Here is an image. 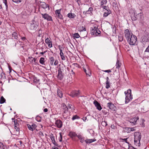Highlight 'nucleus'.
Masks as SVG:
<instances>
[{"mask_svg":"<svg viewBox=\"0 0 149 149\" xmlns=\"http://www.w3.org/2000/svg\"><path fill=\"white\" fill-rule=\"evenodd\" d=\"M28 60L30 63H32L33 64L36 65V59L32 57H29Z\"/></svg>","mask_w":149,"mask_h":149,"instance_id":"nucleus-23","label":"nucleus"},{"mask_svg":"<svg viewBox=\"0 0 149 149\" xmlns=\"http://www.w3.org/2000/svg\"><path fill=\"white\" fill-rule=\"evenodd\" d=\"M57 77L60 80H62L63 77V72H58Z\"/></svg>","mask_w":149,"mask_h":149,"instance_id":"nucleus-25","label":"nucleus"},{"mask_svg":"<svg viewBox=\"0 0 149 149\" xmlns=\"http://www.w3.org/2000/svg\"><path fill=\"white\" fill-rule=\"evenodd\" d=\"M48 109L47 108H45L43 110V111L44 112H47L48 111Z\"/></svg>","mask_w":149,"mask_h":149,"instance_id":"nucleus-59","label":"nucleus"},{"mask_svg":"<svg viewBox=\"0 0 149 149\" xmlns=\"http://www.w3.org/2000/svg\"><path fill=\"white\" fill-rule=\"evenodd\" d=\"M134 143L136 146H139L140 141L141 138V133L139 132H135L134 134Z\"/></svg>","mask_w":149,"mask_h":149,"instance_id":"nucleus-2","label":"nucleus"},{"mask_svg":"<svg viewBox=\"0 0 149 149\" xmlns=\"http://www.w3.org/2000/svg\"><path fill=\"white\" fill-rule=\"evenodd\" d=\"M62 111L64 113H66L68 112V108L64 103H63L61 106Z\"/></svg>","mask_w":149,"mask_h":149,"instance_id":"nucleus-16","label":"nucleus"},{"mask_svg":"<svg viewBox=\"0 0 149 149\" xmlns=\"http://www.w3.org/2000/svg\"><path fill=\"white\" fill-rule=\"evenodd\" d=\"M68 135L72 140L74 139V137H77L78 136V135L75 132L72 131L69 132Z\"/></svg>","mask_w":149,"mask_h":149,"instance_id":"nucleus-19","label":"nucleus"},{"mask_svg":"<svg viewBox=\"0 0 149 149\" xmlns=\"http://www.w3.org/2000/svg\"><path fill=\"white\" fill-rule=\"evenodd\" d=\"M45 58L43 57H41L40 58V59L39 60L40 63L42 64V65H45Z\"/></svg>","mask_w":149,"mask_h":149,"instance_id":"nucleus-29","label":"nucleus"},{"mask_svg":"<svg viewBox=\"0 0 149 149\" xmlns=\"http://www.w3.org/2000/svg\"><path fill=\"white\" fill-rule=\"evenodd\" d=\"M101 7L103 9H104L106 10H108L107 8V7L106 6H101Z\"/></svg>","mask_w":149,"mask_h":149,"instance_id":"nucleus-52","label":"nucleus"},{"mask_svg":"<svg viewBox=\"0 0 149 149\" xmlns=\"http://www.w3.org/2000/svg\"><path fill=\"white\" fill-rule=\"evenodd\" d=\"M72 73L71 74L73 75H75V73L74 72H73V70H71Z\"/></svg>","mask_w":149,"mask_h":149,"instance_id":"nucleus-61","label":"nucleus"},{"mask_svg":"<svg viewBox=\"0 0 149 149\" xmlns=\"http://www.w3.org/2000/svg\"><path fill=\"white\" fill-rule=\"evenodd\" d=\"M85 141L87 144L91 143V142L89 141V139L85 140Z\"/></svg>","mask_w":149,"mask_h":149,"instance_id":"nucleus-45","label":"nucleus"},{"mask_svg":"<svg viewBox=\"0 0 149 149\" xmlns=\"http://www.w3.org/2000/svg\"><path fill=\"white\" fill-rule=\"evenodd\" d=\"M77 137L80 140V142L81 143H83L85 141V137L82 136L81 134L78 135Z\"/></svg>","mask_w":149,"mask_h":149,"instance_id":"nucleus-24","label":"nucleus"},{"mask_svg":"<svg viewBox=\"0 0 149 149\" xmlns=\"http://www.w3.org/2000/svg\"><path fill=\"white\" fill-rule=\"evenodd\" d=\"M107 106L111 110L113 111H114L115 110L116 107L111 102L108 103L107 104Z\"/></svg>","mask_w":149,"mask_h":149,"instance_id":"nucleus-13","label":"nucleus"},{"mask_svg":"<svg viewBox=\"0 0 149 149\" xmlns=\"http://www.w3.org/2000/svg\"><path fill=\"white\" fill-rule=\"evenodd\" d=\"M111 128L113 129H115V126L114 125H111Z\"/></svg>","mask_w":149,"mask_h":149,"instance_id":"nucleus-58","label":"nucleus"},{"mask_svg":"<svg viewBox=\"0 0 149 149\" xmlns=\"http://www.w3.org/2000/svg\"><path fill=\"white\" fill-rule=\"evenodd\" d=\"M103 71L105 72H108V73L110 72H111V70H103Z\"/></svg>","mask_w":149,"mask_h":149,"instance_id":"nucleus-50","label":"nucleus"},{"mask_svg":"<svg viewBox=\"0 0 149 149\" xmlns=\"http://www.w3.org/2000/svg\"><path fill=\"white\" fill-rule=\"evenodd\" d=\"M58 47L60 50V55L61 59L62 60H65V58L63 52V48L61 47L60 45L58 46Z\"/></svg>","mask_w":149,"mask_h":149,"instance_id":"nucleus-11","label":"nucleus"},{"mask_svg":"<svg viewBox=\"0 0 149 149\" xmlns=\"http://www.w3.org/2000/svg\"><path fill=\"white\" fill-rule=\"evenodd\" d=\"M83 119L84 121H85L87 119V118L86 117H83Z\"/></svg>","mask_w":149,"mask_h":149,"instance_id":"nucleus-63","label":"nucleus"},{"mask_svg":"<svg viewBox=\"0 0 149 149\" xmlns=\"http://www.w3.org/2000/svg\"><path fill=\"white\" fill-rule=\"evenodd\" d=\"M32 127H33V128L34 130L35 128H36V125L35 124L32 125Z\"/></svg>","mask_w":149,"mask_h":149,"instance_id":"nucleus-56","label":"nucleus"},{"mask_svg":"<svg viewBox=\"0 0 149 149\" xmlns=\"http://www.w3.org/2000/svg\"><path fill=\"white\" fill-rule=\"evenodd\" d=\"M13 39H17V34L16 32H14L12 34Z\"/></svg>","mask_w":149,"mask_h":149,"instance_id":"nucleus-31","label":"nucleus"},{"mask_svg":"<svg viewBox=\"0 0 149 149\" xmlns=\"http://www.w3.org/2000/svg\"><path fill=\"white\" fill-rule=\"evenodd\" d=\"M127 138H125V139H123V140L126 143L129 144V142L127 141Z\"/></svg>","mask_w":149,"mask_h":149,"instance_id":"nucleus-53","label":"nucleus"},{"mask_svg":"<svg viewBox=\"0 0 149 149\" xmlns=\"http://www.w3.org/2000/svg\"><path fill=\"white\" fill-rule=\"evenodd\" d=\"M96 139L94 138L93 139H89V141L91 142V143H92V142L96 141Z\"/></svg>","mask_w":149,"mask_h":149,"instance_id":"nucleus-47","label":"nucleus"},{"mask_svg":"<svg viewBox=\"0 0 149 149\" xmlns=\"http://www.w3.org/2000/svg\"><path fill=\"white\" fill-rule=\"evenodd\" d=\"M76 15L74 13H69L67 15V16L70 19H73L76 17Z\"/></svg>","mask_w":149,"mask_h":149,"instance_id":"nucleus-26","label":"nucleus"},{"mask_svg":"<svg viewBox=\"0 0 149 149\" xmlns=\"http://www.w3.org/2000/svg\"><path fill=\"white\" fill-rule=\"evenodd\" d=\"M124 93L125 95V103L127 104L131 101L133 98L131 90L130 89H129L127 91H125Z\"/></svg>","mask_w":149,"mask_h":149,"instance_id":"nucleus-3","label":"nucleus"},{"mask_svg":"<svg viewBox=\"0 0 149 149\" xmlns=\"http://www.w3.org/2000/svg\"><path fill=\"white\" fill-rule=\"evenodd\" d=\"M5 101L6 100L4 98L3 96H1L0 99V103L1 104L5 102Z\"/></svg>","mask_w":149,"mask_h":149,"instance_id":"nucleus-35","label":"nucleus"},{"mask_svg":"<svg viewBox=\"0 0 149 149\" xmlns=\"http://www.w3.org/2000/svg\"><path fill=\"white\" fill-rule=\"evenodd\" d=\"M101 125L104 127H106L107 125V122L105 121H102L101 123Z\"/></svg>","mask_w":149,"mask_h":149,"instance_id":"nucleus-37","label":"nucleus"},{"mask_svg":"<svg viewBox=\"0 0 149 149\" xmlns=\"http://www.w3.org/2000/svg\"><path fill=\"white\" fill-rule=\"evenodd\" d=\"M79 30L80 31H86V28L84 26H80L78 28Z\"/></svg>","mask_w":149,"mask_h":149,"instance_id":"nucleus-30","label":"nucleus"},{"mask_svg":"<svg viewBox=\"0 0 149 149\" xmlns=\"http://www.w3.org/2000/svg\"><path fill=\"white\" fill-rule=\"evenodd\" d=\"M106 88H108L110 87L109 83H106Z\"/></svg>","mask_w":149,"mask_h":149,"instance_id":"nucleus-48","label":"nucleus"},{"mask_svg":"<svg viewBox=\"0 0 149 149\" xmlns=\"http://www.w3.org/2000/svg\"><path fill=\"white\" fill-rule=\"evenodd\" d=\"M74 37L76 38H78L80 37V36L77 33H76L74 34Z\"/></svg>","mask_w":149,"mask_h":149,"instance_id":"nucleus-40","label":"nucleus"},{"mask_svg":"<svg viewBox=\"0 0 149 149\" xmlns=\"http://www.w3.org/2000/svg\"><path fill=\"white\" fill-rule=\"evenodd\" d=\"M40 13L41 14L42 18L44 19H47L48 21H53L52 17L51 16H49L48 14L46 13H41V12H40Z\"/></svg>","mask_w":149,"mask_h":149,"instance_id":"nucleus-10","label":"nucleus"},{"mask_svg":"<svg viewBox=\"0 0 149 149\" xmlns=\"http://www.w3.org/2000/svg\"><path fill=\"white\" fill-rule=\"evenodd\" d=\"M18 125H15V129L17 131H19V129L18 128Z\"/></svg>","mask_w":149,"mask_h":149,"instance_id":"nucleus-49","label":"nucleus"},{"mask_svg":"<svg viewBox=\"0 0 149 149\" xmlns=\"http://www.w3.org/2000/svg\"><path fill=\"white\" fill-rule=\"evenodd\" d=\"M111 11L110 10H107L106 12H105L103 14V17H106L111 13Z\"/></svg>","mask_w":149,"mask_h":149,"instance_id":"nucleus-28","label":"nucleus"},{"mask_svg":"<svg viewBox=\"0 0 149 149\" xmlns=\"http://www.w3.org/2000/svg\"><path fill=\"white\" fill-rule=\"evenodd\" d=\"M58 72H63V67H61L58 70Z\"/></svg>","mask_w":149,"mask_h":149,"instance_id":"nucleus-41","label":"nucleus"},{"mask_svg":"<svg viewBox=\"0 0 149 149\" xmlns=\"http://www.w3.org/2000/svg\"><path fill=\"white\" fill-rule=\"evenodd\" d=\"M55 124L56 126L58 128H61L63 125V123L62 121L60 120H57L55 123Z\"/></svg>","mask_w":149,"mask_h":149,"instance_id":"nucleus-17","label":"nucleus"},{"mask_svg":"<svg viewBox=\"0 0 149 149\" xmlns=\"http://www.w3.org/2000/svg\"><path fill=\"white\" fill-rule=\"evenodd\" d=\"M83 70L84 72H85L87 75H88L89 76H90L91 75V72L90 70H89L88 67L87 68V69L85 68H83Z\"/></svg>","mask_w":149,"mask_h":149,"instance_id":"nucleus-22","label":"nucleus"},{"mask_svg":"<svg viewBox=\"0 0 149 149\" xmlns=\"http://www.w3.org/2000/svg\"><path fill=\"white\" fill-rule=\"evenodd\" d=\"M38 36L39 37V38H38V39L40 40V43H42V44H40L39 45V49H43V42H42L43 40L42 39V37L41 36V37L40 36Z\"/></svg>","mask_w":149,"mask_h":149,"instance_id":"nucleus-21","label":"nucleus"},{"mask_svg":"<svg viewBox=\"0 0 149 149\" xmlns=\"http://www.w3.org/2000/svg\"><path fill=\"white\" fill-rule=\"evenodd\" d=\"M79 118V117L77 116V115L74 116L72 118V120H74L75 119H78Z\"/></svg>","mask_w":149,"mask_h":149,"instance_id":"nucleus-38","label":"nucleus"},{"mask_svg":"<svg viewBox=\"0 0 149 149\" xmlns=\"http://www.w3.org/2000/svg\"><path fill=\"white\" fill-rule=\"evenodd\" d=\"M118 38L120 41L121 42L123 40V37L121 35L118 36Z\"/></svg>","mask_w":149,"mask_h":149,"instance_id":"nucleus-39","label":"nucleus"},{"mask_svg":"<svg viewBox=\"0 0 149 149\" xmlns=\"http://www.w3.org/2000/svg\"><path fill=\"white\" fill-rule=\"evenodd\" d=\"M27 126L30 130H31L32 131H33V128L32 127V125H30L29 124H27Z\"/></svg>","mask_w":149,"mask_h":149,"instance_id":"nucleus-36","label":"nucleus"},{"mask_svg":"<svg viewBox=\"0 0 149 149\" xmlns=\"http://www.w3.org/2000/svg\"><path fill=\"white\" fill-rule=\"evenodd\" d=\"M129 129L131 130L130 131H133L135 130L134 128H129Z\"/></svg>","mask_w":149,"mask_h":149,"instance_id":"nucleus-57","label":"nucleus"},{"mask_svg":"<svg viewBox=\"0 0 149 149\" xmlns=\"http://www.w3.org/2000/svg\"><path fill=\"white\" fill-rule=\"evenodd\" d=\"M47 8H48V10H49V6L48 4H46L44 2H41L40 4V6L38 10L40 13V12L41 10L42 9L41 8L45 9Z\"/></svg>","mask_w":149,"mask_h":149,"instance_id":"nucleus-5","label":"nucleus"},{"mask_svg":"<svg viewBox=\"0 0 149 149\" xmlns=\"http://www.w3.org/2000/svg\"><path fill=\"white\" fill-rule=\"evenodd\" d=\"M5 147L3 143L0 141V148H1L4 149Z\"/></svg>","mask_w":149,"mask_h":149,"instance_id":"nucleus-42","label":"nucleus"},{"mask_svg":"<svg viewBox=\"0 0 149 149\" xmlns=\"http://www.w3.org/2000/svg\"><path fill=\"white\" fill-rule=\"evenodd\" d=\"M107 3V0H102L100 3V6H103L104 5H106Z\"/></svg>","mask_w":149,"mask_h":149,"instance_id":"nucleus-33","label":"nucleus"},{"mask_svg":"<svg viewBox=\"0 0 149 149\" xmlns=\"http://www.w3.org/2000/svg\"><path fill=\"white\" fill-rule=\"evenodd\" d=\"M49 60L50 64L51 65H56L58 64V61L57 59L55 60L53 57H50Z\"/></svg>","mask_w":149,"mask_h":149,"instance_id":"nucleus-7","label":"nucleus"},{"mask_svg":"<svg viewBox=\"0 0 149 149\" xmlns=\"http://www.w3.org/2000/svg\"><path fill=\"white\" fill-rule=\"evenodd\" d=\"M61 9L56 10L55 11V14L57 18L61 19H63V18L62 15L61 13Z\"/></svg>","mask_w":149,"mask_h":149,"instance_id":"nucleus-9","label":"nucleus"},{"mask_svg":"<svg viewBox=\"0 0 149 149\" xmlns=\"http://www.w3.org/2000/svg\"><path fill=\"white\" fill-rule=\"evenodd\" d=\"M124 33L125 38L129 44L132 45H134L137 40L136 37L133 35L132 33L130 32L128 29H126Z\"/></svg>","mask_w":149,"mask_h":149,"instance_id":"nucleus-1","label":"nucleus"},{"mask_svg":"<svg viewBox=\"0 0 149 149\" xmlns=\"http://www.w3.org/2000/svg\"><path fill=\"white\" fill-rule=\"evenodd\" d=\"M141 40L142 42H147L149 41V34L148 33L145 34L141 38Z\"/></svg>","mask_w":149,"mask_h":149,"instance_id":"nucleus-8","label":"nucleus"},{"mask_svg":"<svg viewBox=\"0 0 149 149\" xmlns=\"http://www.w3.org/2000/svg\"><path fill=\"white\" fill-rule=\"evenodd\" d=\"M71 106H72V105L71 104H69L68 105V107H67L68 108V109H71Z\"/></svg>","mask_w":149,"mask_h":149,"instance_id":"nucleus-62","label":"nucleus"},{"mask_svg":"<svg viewBox=\"0 0 149 149\" xmlns=\"http://www.w3.org/2000/svg\"><path fill=\"white\" fill-rule=\"evenodd\" d=\"M13 1L17 3L21 2L22 0H12Z\"/></svg>","mask_w":149,"mask_h":149,"instance_id":"nucleus-43","label":"nucleus"},{"mask_svg":"<svg viewBox=\"0 0 149 149\" xmlns=\"http://www.w3.org/2000/svg\"><path fill=\"white\" fill-rule=\"evenodd\" d=\"M136 16V13L134 11H133V12L130 15V17L132 21H135L137 20V18Z\"/></svg>","mask_w":149,"mask_h":149,"instance_id":"nucleus-15","label":"nucleus"},{"mask_svg":"<svg viewBox=\"0 0 149 149\" xmlns=\"http://www.w3.org/2000/svg\"><path fill=\"white\" fill-rule=\"evenodd\" d=\"M72 64L76 67H77L78 68H79L80 67V66L77 63H74Z\"/></svg>","mask_w":149,"mask_h":149,"instance_id":"nucleus-44","label":"nucleus"},{"mask_svg":"<svg viewBox=\"0 0 149 149\" xmlns=\"http://www.w3.org/2000/svg\"><path fill=\"white\" fill-rule=\"evenodd\" d=\"M33 79H34L33 80V81L34 83H37V79H36V77L35 78H34Z\"/></svg>","mask_w":149,"mask_h":149,"instance_id":"nucleus-54","label":"nucleus"},{"mask_svg":"<svg viewBox=\"0 0 149 149\" xmlns=\"http://www.w3.org/2000/svg\"><path fill=\"white\" fill-rule=\"evenodd\" d=\"M58 95L60 98H62L63 96V94L61 91L60 89H58L57 92Z\"/></svg>","mask_w":149,"mask_h":149,"instance_id":"nucleus-27","label":"nucleus"},{"mask_svg":"<svg viewBox=\"0 0 149 149\" xmlns=\"http://www.w3.org/2000/svg\"><path fill=\"white\" fill-rule=\"evenodd\" d=\"M49 136L52 140V143L54 144V145L55 146H56L58 147L59 146L58 144L56 143L55 140L54 136L52 134H50Z\"/></svg>","mask_w":149,"mask_h":149,"instance_id":"nucleus-14","label":"nucleus"},{"mask_svg":"<svg viewBox=\"0 0 149 149\" xmlns=\"http://www.w3.org/2000/svg\"><path fill=\"white\" fill-rule=\"evenodd\" d=\"M80 92L79 90L72 91L69 94V95L73 97H77L80 95Z\"/></svg>","mask_w":149,"mask_h":149,"instance_id":"nucleus-6","label":"nucleus"},{"mask_svg":"<svg viewBox=\"0 0 149 149\" xmlns=\"http://www.w3.org/2000/svg\"><path fill=\"white\" fill-rule=\"evenodd\" d=\"M46 52V51H45L44 52H40L39 54V55H43Z\"/></svg>","mask_w":149,"mask_h":149,"instance_id":"nucleus-60","label":"nucleus"},{"mask_svg":"<svg viewBox=\"0 0 149 149\" xmlns=\"http://www.w3.org/2000/svg\"><path fill=\"white\" fill-rule=\"evenodd\" d=\"M107 81L106 83H109V79L108 77H106Z\"/></svg>","mask_w":149,"mask_h":149,"instance_id":"nucleus-55","label":"nucleus"},{"mask_svg":"<svg viewBox=\"0 0 149 149\" xmlns=\"http://www.w3.org/2000/svg\"><path fill=\"white\" fill-rule=\"evenodd\" d=\"M45 43L48 45V47L50 48L52 47V44L51 41L49 38H47L45 40Z\"/></svg>","mask_w":149,"mask_h":149,"instance_id":"nucleus-20","label":"nucleus"},{"mask_svg":"<svg viewBox=\"0 0 149 149\" xmlns=\"http://www.w3.org/2000/svg\"><path fill=\"white\" fill-rule=\"evenodd\" d=\"M93 103L97 109L100 111L101 110L102 107L100 104L97 101L95 100L93 101Z\"/></svg>","mask_w":149,"mask_h":149,"instance_id":"nucleus-18","label":"nucleus"},{"mask_svg":"<svg viewBox=\"0 0 149 149\" xmlns=\"http://www.w3.org/2000/svg\"><path fill=\"white\" fill-rule=\"evenodd\" d=\"M91 33L92 35L96 36L100 35L101 32L97 27L93 26L91 28Z\"/></svg>","mask_w":149,"mask_h":149,"instance_id":"nucleus-4","label":"nucleus"},{"mask_svg":"<svg viewBox=\"0 0 149 149\" xmlns=\"http://www.w3.org/2000/svg\"><path fill=\"white\" fill-rule=\"evenodd\" d=\"M14 122V125H18V124H17V122H15V121Z\"/></svg>","mask_w":149,"mask_h":149,"instance_id":"nucleus-64","label":"nucleus"},{"mask_svg":"<svg viewBox=\"0 0 149 149\" xmlns=\"http://www.w3.org/2000/svg\"><path fill=\"white\" fill-rule=\"evenodd\" d=\"M3 2L4 3V4L6 6V9H7V8H8V6H7V3L6 0H4V1H3Z\"/></svg>","mask_w":149,"mask_h":149,"instance_id":"nucleus-46","label":"nucleus"},{"mask_svg":"<svg viewBox=\"0 0 149 149\" xmlns=\"http://www.w3.org/2000/svg\"><path fill=\"white\" fill-rule=\"evenodd\" d=\"M139 119L138 117H134L131 118L129 121L132 125H134L136 124L137 122Z\"/></svg>","mask_w":149,"mask_h":149,"instance_id":"nucleus-12","label":"nucleus"},{"mask_svg":"<svg viewBox=\"0 0 149 149\" xmlns=\"http://www.w3.org/2000/svg\"><path fill=\"white\" fill-rule=\"evenodd\" d=\"M93 10V8L92 7H90L89 8L88 11L90 12L91 13H92V11Z\"/></svg>","mask_w":149,"mask_h":149,"instance_id":"nucleus-51","label":"nucleus"},{"mask_svg":"<svg viewBox=\"0 0 149 149\" xmlns=\"http://www.w3.org/2000/svg\"><path fill=\"white\" fill-rule=\"evenodd\" d=\"M121 65V63H120L119 62V60H117V62H116V68H118V69L119 68H120V67Z\"/></svg>","mask_w":149,"mask_h":149,"instance_id":"nucleus-32","label":"nucleus"},{"mask_svg":"<svg viewBox=\"0 0 149 149\" xmlns=\"http://www.w3.org/2000/svg\"><path fill=\"white\" fill-rule=\"evenodd\" d=\"M30 29L32 30H35L36 29V26H35L34 25V24H31L30 26Z\"/></svg>","mask_w":149,"mask_h":149,"instance_id":"nucleus-34","label":"nucleus"}]
</instances>
